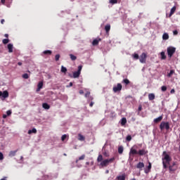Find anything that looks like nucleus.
<instances>
[{
    "instance_id": "32",
    "label": "nucleus",
    "mask_w": 180,
    "mask_h": 180,
    "mask_svg": "<svg viewBox=\"0 0 180 180\" xmlns=\"http://www.w3.org/2000/svg\"><path fill=\"white\" fill-rule=\"evenodd\" d=\"M70 57L72 61H75V60H77V56H74L73 54H70Z\"/></svg>"
},
{
    "instance_id": "50",
    "label": "nucleus",
    "mask_w": 180,
    "mask_h": 180,
    "mask_svg": "<svg viewBox=\"0 0 180 180\" xmlns=\"http://www.w3.org/2000/svg\"><path fill=\"white\" fill-rule=\"evenodd\" d=\"M79 94H80V95H82L84 94V90H79Z\"/></svg>"
},
{
    "instance_id": "39",
    "label": "nucleus",
    "mask_w": 180,
    "mask_h": 180,
    "mask_svg": "<svg viewBox=\"0 0 180 180\" xmlns=\"http://www.w3.org/2000/svg\"><path fill=\"white\" fill-rule=\"evenodd\" d=\"M22 78H24V79H27L29 78V75L27 73H25L22 75Z\"/></svg>"
},
{
    "instance_id": "41",
    "label": "nucleus",
    "mask_w": 180,
    "mask_h": 180,
    "mask_svg": "<svg viewBox=\"0 0 180 180\" xmlns=\"http://www.w3.org/2000/svg\"><path fill=\"white\" fill-rule=\"evenodd\" d=\"M161 90L162 91H166V90H167V86H162Z\"/></svg>"
},
{
    "instance_id": "2",
    "label": "nucleus",
    "mask_w": 180,
    "mask_h": 180,
    "mask_svg": "<svg viewBox=\"0 0 180 180\" xmlns=\"http://www.w3.org/2000/svg\"><path fill=\"white\" fill-rule=\"evenodd\" d=\"M162 155L164 156V160H165L166 164L169 165L172 161V158L169 155V153H167L166 150H164L162 152Z\"/></svg>"
},
{
    "instance_id": "58",
    "label": "nucleus",
    "mask_w": 180,
    "mask_h": 180,
    "mask_svg": "<svg viewBox=\"0 0 180 180\" xmlns=\"http://www.w3.org/2000/svg\"><path fill=\"white\" fill-rule=\"evenodd\" d=\"M1 180H6V179L4 178V179H1Z\"/></svg>"
},
{
    "instance_id": "20",
    "label": "nucleus",
    "mask_w": 180,
    "mask_h": 180,
    "mask_svg": "<svg viewBox=\"0 0 180 180\" xmlns=\"http://www.w3.org/2000/svg\"><path fill=\"white\" fill-rule=\"evenodd\" d=\"M148 98L150 101L154 100L155 98V94H154V93H149Z\"/></svg>"
},
{
    "instance_id": "47",
    "label": "nucleus",
    "mask_w": 180,
    "mask_h": 180,
    "mask_svg": "<svg viewBox=\"0 0 180 180\" xmlns=\"http://www.w3.org/2000/svg\"><path fill=\"white\" fill-rule=\"evenodd\" d=\"M4 160V154L2 153H0V160Z\"/></svg>"
},
{
    "instance_id": "45",
    "label": "nucleus",
    "mask_w": 180,
    "mask_h": 180,
    "mask_svg": "<svg viewBox=\"0 0 180 180\" xmlns=\"http://www.w3.org/2000/svg\"><path fill=\"white\" fill-rule=\"evenodd\" d=\"M89 95H91V92L87 91V92L85 94L84 96H85V98H89Z\"/></svg>"
},
{
    "instance_id": "25",
    "label": "nucleus",
    "mask_w": 180,
    "mask_h": 180,
    "mask_svg": "<svg viewBox=\"0 0 180 180\" xmlns=\"http://www.w3.org/2000/svg\"><path fill=\"white\" fill-rule=\"evenodd\" d=\"M162 115H160V117L154 119V122H160V121H162Z\"/></svg>"
},
{
    "instance_id": "33",
    "label": "nucleus",
    "mask_w": 180,
    "mask_h": 180,
    "mask_svg": "<svg viewBox=\"0 0 180 180\" xmlns=\"http://www.w3.org/2000/svg\"><path fill=\"white\" fill-rule=\"evenodd\" d=\"M51 51H50V50H46V51H44V52H43V53L44 54H46V55H49V56H50V55H51Z\"/></svg>"
},
{
    "instance_id": "62",
    "label": "nucleus",
    "mask_w": 180,
    "mask_h": 180,
    "mask_svg": "<svg viewBox=\"0 0 180 180\" xmlns=\"http://www.w3.org/2000/svg\"><path fill=\"white\" fill-rule=\"evenodd\" d=\"M23 158V157L22 156H21V159H22Z\"/></svg>"
},
{
    "instance_id": "11",
    "label": "nucleus",
    "mask_w": 180,
    "mask_h": 180,
    "mask_svg": "<svg viewBox=\"0 0 180 180\" xmlns=\"http://www.w3.org/2000/svg\"><path fill=\"white\" fill-rule=\"evenodd\" d=\"M151 168H152V164H151V162H148L147 169H145V174H148L149 172H150Z\"/></svg>"
},
{
    "instance_id": "3",
    "label": "nucleus",
    "mask_w": 180,
    "mask_h": 180,
    "mask_svg": "<svg viewBox=\"0 0 180 180\" xmlns=\"http://www.w3.org/2000/svg\"><path fill=\"white\" fill-rule=\"evenodd\" d=\"M167 51L169 58H172L176 52V48L174 46H168Z\"/></svg>"
},
{
    "instance_id": "59",
    "label": "nucleus",
    "mask_w": 180,
    "mask_h": 180,
    "mask_svg": "<svg viewBox=\"0 0 180 180\" xmlns=\"http://www.w3.org/2000/svg\"><path fill=\"white\" fill-rule=\"evenodd\" d=\"M93 104H94V103H93V101H91V107H92Z\"/></svg>"
},
{
    "instance_id": "5",
    "label": "nucleus",
    "mask_w": 180,
    "mask_h": 180,
    "mask_svg": "<svg viewBox=\"0 0 180 180\" xmlns=\"http://www.w3.org/2000/svg\"><path fill=\"white\" fill-rule=\"evenodd\" d=\"M178 169V165H176V162H173L172 165H169V171L170 174H174L176 170Z\"/></svg>"
},
{
    "instance_id": "35",
    "label": "nucleus",
    "mask_w": 180,
    "mask_h": 180,
    "mask_svg": "<svg viewBox=\"0 0 180 180\" xmlns=\"http://www.w3.org/2000/svg\"><path fill=\"white\" fill-rule=\"evenodd\" d=\"M174 73V70L172 69V70H171L170 72L168 73L167 76H168L169 77H171Z\"/></svg>"
},
{
    "instance_id": "63",
    "label": "nucleus",
    "mask_w": 180,
    "mask_h": 180,
    "mask_svg": "<svg viewBox=\"0 0 180 180\" xmlns=\"http://www.w3.org/2000/svg\"><path fill=\"white\" fill-rule=\"evenodd\" d=\"M134 158H131V161H133Z\"/></svg>"
},
{
    "instance_id": "43",
    "label": "nucleus",
    "mask_w": 180,
    "mask_h": 180,
    "mask_svg": "<svg viewBox=\"0 0 180 180\" xmlns=\"http://www.w3.org/2000/svg\"><path fill=\"white\" fill-rule=\"evenodd\" d=\"M55 60L56 61H58V60H60V54L56 55Z\"/></svg>"
},
{
    "instance_id": "46",
    "label": "nucleus",
    "mask_w": 180,
    "mask_h": 180,
    "mask_svg": "<svg viewBox=\"0 0 180 180\" xmlns=\"http://www.w3.org/2000/svg\"><path fill=\"white\" fill-rule=\"evenodd\" d=\"M84 158H85V155H82V156H80V157L79 158V160H84Z\"/></svg>"
},
{
    "instance_id": "21",
    "label": "nucleus",
    "mask_w": 180,
    "mask_h": 180,
    "mask_svg": "<svg viewBox=\"0 0 180 180\" xmlns=\"http://www.w3.org/2000/svg\"><path fill=\"white\" fill-rule=\"evenodd\" d=\"M162 165H163V168L165 169H167V162H166V161L165 160V156L164 155H162Z\"/></svg>"
},
{
    "instance_id": "30",
    "label": "nucleus",
    "mask_w": 180,
    "mask_h": 180,
    "mask_svg": "<svg viewBox=\"0 0 180 180\" xmlns=\"http://www.w3.org/2000/svg\"><path fill=\"white\" fill-rule=\"evenodd\" d=\"M160 56H161V59H166V58H167V56L165 55V52H164V51L160 52Z\"/></svg>"
},
{
    "instance_id": "27",
    "label": "nucleus",
    "mask_w": 180,
    "mask_h": 180,
    "mask_svg": "<svg viewBox=\"0 0 180 180\" xmlns=\"http://www.w3.org/2000/svg\"><path fill=\"white\" fill-rule=\"evenodd\" d=\"M78 140H79V141H84L85 140V137H84V136H82V134H78Z\"/></svg>"
},
{
    "instance_id": "22",
    "label": "nucleus",
    "mask_w": 180,
    "mask_h": 180,
    "mask_svg": "<svg viewBox=\"0 0 180 180\" xmlns=\"http://www.w3.org/2000/svg\"><path fill=\"white\" fill-rule=\"evenodd\" d=\"M127 122L126 117H123L121 120V125H125Z\"/></svg>"
},
{
    "instance_id": "51",
    "label": "nucleus",
    "mask_w": 180,
    "mask_h": 180,
    "mask_svg": "<svg viewBox=\"0 0 180 180\" xmlns=\"http://www.w3.org/2000/svg\"><path fill=\"white\" fill-rule=\"evenodd\" d=\"M170 93H172V94L175 93V89H172Z\"/></svg>"
},
{
    "instance_id": "42",
    "label": "nucleus",
    "mask_w": 180,
    "mask_h": 180,
    "mask_svg": "<svg viewBox=\"0 0 180 180\" xmlns=\"http://www.w3.org/2000/svg\"><path fill=\"white\" fill-rule=\"evenodd\" d=\"M66 139H67V134H64L61 137L62 141H64V140H65Z\"/></svg>"
},
{
    "instance_id": "55",
    "label": "nucleus",
    "mask_w": 180,
    "mask_h": 180,
    "mask_svg": "<svg viewBox=\"0 0 180 180\" xmlns=\"http://www.w3.org/2000/svg\"><path fill=\"white\" fill-rule=\"evenodd\" d=\"M1 4H3V5H5V0H1Z\"/></svg>"
},
{
    "instance_id": "64",
    "label": "nucleus",
    "mask_w": 180,
    "mask_h": 180,
    "mask_svg": "<svg viewBox=\"0 0 180 180\" xmlns=\"http://www.w3.org/2000/svg\"><path fill=\"white\" fill-rule=\"evenodd\" d=\"M76 162H78V160H76Z\"/></svg>"
},
{
    "instance_id": "40",
    "label": "nucleus",
    "mask_w": 180,
    "mask_h": 180,
    "mask_svg": "<svg viewBox=\"0 0 180 180\" xmlns=\"http://www.w3.org/2000/svg\"><path fill=\"white\" fill-rule=\"evenodd\" d=\"M3 44H8L9 43V40L8 39H3Z\"/></svg>"
},
{
    "instance_id": "8",
    "label": "nucleus",
    "mask_w": 180,
    "mask_h": 180,
    "mask_svg": "<svg viewBox=\"0 0 180 180\" xmlns=\"http://www.w3.org/2000/svg\"><path fill=\"white\" fill-rule=\"evenodd\" d=\"M82 70V65L78 66V70L73 72V78H78L81 75V71Z\"/></svg>"
},
{
    "instance_id": "19",
    "label": "nucleus",
    "mask_w": 180,
    "mask_h": 180,
    "mask_svg": "<svg viewBox=\"0 0 180 180\" xmlns=\"http://www.w3.org/2000/svg\"><path fill=\"white\" fill-rule=\"evenodd\" d=\"M16 153H18V150L10 151V153L8 154V157H15L16 155Z\"/></svg>"
},
{
    "instance_id": "61",
    "label": "nucleus",
    "mask_w": 180,
    "mask_h": 180,
    "mask_svg": "<svg viewBox=\"0 0 180 180\" xmlns=\"http://www.w3.org/2000/svg\"><path fill=\"white\" fill-rule=\"evenodd\" d=\"M87 165H89V162H86Z\"/></svg>"
},
{
    "instance_id": "44",
    "label": "nucleus",
    "mask_w": 180,
    "mask_h": 180,
    "mask_svg": "<svg viewBox=\"0 0 180 180\" xmlns=\"http://www.w3.org/2000/svg\"><path fill=\"white\" fill-rule=\"evenodd\" d=\"M6 115L7 116H11V115H12V111L11 110H7Z\"/></svg>"
},
{
    "instance_id": "49",
    "label": "nucleus",
    "mask_w": 180,
    "mask_h": 180,
    "mask_svg": "<svg viewBox=\"0 0 180 180\" xmlns=\"http://www.w3.org/2000/svg\"><path fill=\"white\" fill-rule=\"evenodd\" d=\"M138 110H139V111H141V110H143V107L141 105H139Z\"/></svg>"
},
{
    "instance_id": "26",
    "label": "nucleus",
    "mask_w": 180,
    "mask_h": 180,
    "mask_svg": "<svg viewBox=\"0 0 180 180\" xmlns=\"http://www.w3.org/2000/svg\"><path fill=\"white\" fill-rule=\"evenodd\" d=\"M32 133H34V134L37 133V130L36 129V128H33L32 129H30L28 131V134H32Z\"/></svg>"
},
{
    "instance_id": "10",
    "label": "nucleus",
    "mask_w": 180,
    "mask_h": 180,
    "mask_svg": "<svg viewBox=\"0 0 180 180\" xmlns=\"http://www.w3.org/2000/svg\"><path fill=\"white\" fill-rule=\"evenodd\" d=\"M122 87L123 86L121 83H117V86H114L112 87V90L115 93H117V91H121V90H122Z\"/></svg>"
},
{
    "instance_id": "12",
    "label": "nucleus",
    "mask_w": 180,
    "mask_h": 180,
    "mask_svg": "<svg viewBox=\"0 0 180 180\" xmlns=\"http://www.w3.org/2000/svg\"><path fill=\"white\" fill-rule=\"evenodd\" d=\"M145 165L143 164V162H139L136 165V168L138 169H140L141 171L143 169V168H144Z\"/></svg>"
},
{
    "instance_id": "18",
    "label": "nucleus",
    "mask_w": 180,
    "mask_h": 180,
    "mask_svg": "<svg viewBox=\"0 0 180 180\" xmlns=\"http://www.w3.org/2000/svg\"><path fill=\"white\" fill-rule=\"evenodd\" d=\"M117 180H126V174H122V175H120L117 176Z\"/></svg>"
},
{
    "instance_id": "36",
    "label": "nucleus",
    "mask_w": 180,
    "mask_h": 180,
    "mask_svg": "<svg viewBox=\"0 0 180 180\" xmlns=\"http://www.w3.org/2000/svg\"><path fill=\"white\" fill-rule=\"evenodd\" d=\"M61 72H67V68L64 67V66H61Z\"/></svg>"
},
{
    "instance_id": "9",
    "label": "nucleus",
    "mask_w": 180,
    "mask_h": 180,
    "mask_svg": "<svg viewBox=\"0 0 180 180\" xmlns=\"http://www.w3.org/2000/svg\"><path fill=\"white\" fill-rule=\"evenodd\" d=\"M1 96V100L5 101L6 98H9V92L8 91H4V92L0 91V98Z\"/></svg>"
},
{
    "instance_id": "16",
    "label": "nucleus",
    "mask_w": 180,
    "mask_h": 180,
    "mask_svg": "<svg viewBox=\"0 0 180 180\" xmlns=\"http://www.w3.org/2000/svg\"><path fill=\"white\" fill-rule=\"evenodd\" d=\"M111 25L110 24H107V25L105 26V30L106 32V34H108L110 31Z\"/></svg>"
},
{
    "instance_id": "14",
    "label": "nucleus",
    "mask_w": 180,
    "mask_h": 180,
    "mask_svg": "<svg viewBox=\"0 0 180 180\" xmlns=\"http://www.w3.org/2000/svg\"><path fill=\"white\" fill-rule=\"evenodd\" d=\"M176 10V6H174V7H172V8H171V11L169 14V17H172V15H173V14H174Z\"/></svg>"
},
{
    "instance_id": "15",
    "label": "nucleus",
    "mask_w": 180,
    "mask_h": 180,
    "mask_svg": "<svg viewBox=\"0 0 180 180\" xmlns=\"http://www.w3.org/2000/svg\"><path fill=\"white\" fill-rule=\"evenodd\" d=\"M8 53H13V44H8Z\"/></svg>"
},
{
    "instance_id": "53",
    "label": "nucleus",
    "mask_w": 180,
    "mask_h": 180,
    "mask_svg": "<svg viewBox=\"0 0 180 180\" xmlns=\"http://www.w3.org/2000/svg\"><path fill=\"white\" fill-rule=\"evenodd\" d=\"M1 25H4V23H5V20L2 19V20H1Z\"/></svg>"
},
{
    "instance_id": "56",
    "label": "nucleus",
    "mask_w": 180,
    "mask_h": 180,
    "mask_svg": "<svg viewBox=\"0 0 180 180\" xmlns=\"http://www.w3.org/2000/svg\"><path fill=\"white\" fill-rule=\"evenodd\" d=\"M4 37H9V35L8 34H5Z\"/></svg>"
},
{
    "instance_id": "48",
    "label": "nucleus",
    "mask_w": 180,
    "mask_h": 180,
    "mask_svg": "<svg viewBox=\"0 0 180 180\" xmlns=\"http://www.w3.org/2000/svg\"><path fill=\"white\" fill-rule=\"evenodd\" d=\"M173 34H174V35H177L178 34L177 30H175L174 31H173Z\"/></svg>"
},
{
    "instance_id": "7",
    "label": "nucleus",
    "mask_w": 180,
    "mask_h": 180,
    "mask_svg": "<svg viewBox=\"0 0 180 180\" xmlns=\"http://www.w3.org/2000/svg\"><path fill=\"white\" fill-rule=\"evenodd\" d=\"M139 60H140L141 63H146V62L147 60V53H146V52H143L140 55Z\"/></svg>"
},
{
    "instance_id": "6",
    "label": "nucleus",
    "mask_w": 180,
    "mask_h": 180,
    "mask_svg": "<svg viewBox=\"0 0 180 180\" xmlns=\"http://www.w3.org/2000/svg\"><path fill=\"white\" fill-rule=\"evenodd\" d=\"M169 122H165V121H162V122H160V129H164L165 128L166 129H169Z\"/></svg>"
},
{
    "instance_id": "24",
    "label": "nucleus",
    "mask_w": 180,
    "mask_h": 180,
    "mask_svg": "<svg viewBox=\"0 0 180 180\" xmlns=\"http://www.w3.org/2000/svg\"><path fill=\"white\" fill-rule=\"evenodd\" d=\"M169 34H167V32H165L162 34V39L167 40V39H169Z\"/></svg>"
},
{
    "instance_id": "52",
    "label": "nucleus",
    "mask_w": 180,
    "mask_h": 180,
    "mask_svg": "<svg viewBox=\"0 0 180 180\" xmlns=\"http://www.w3.org/2000/svg\"><path fill=\"white\" fill-rule=\"evenodd\" d=\"M71 86H72V82H70V83L69 84V86H68V88H70V87H71Z\"/></svg>"
},
{
    "instance_id": "28",
    "label": "nucleus",
    "mask_w": 180,
    "mask_h": 180,
    "mask_svg": "<svg viewBox=\"0 0 180 180\" xmlns=\"http://www.w3.org/2000/svg\"><path fill=\"white\" fill-rule=\"evenodd\" d=\"M42 108H44V109H50V105L47 104V103H44L42 104Z\"/></svg>"
},
{
    "instance_id": "4",
    "label": "nucleus",
    "mask_w": 180,
    "mask_h": 180,
    "mask_svg": "<svg viewBox=\"0 0 180 180\" xmlns=\"http://www.w3.org/2000/svg\"><path fill=\"white\" fill-rule=\"evenodd\" d=\"M115 160V157H112V158H110V160H104L101 163V167H108L110 162H114Z\"/></svg>"
},
{
    "instance_id": "1",
    "label": "nucleus",
    "mask_w": 180,
    "mask_h": 180,
    "mask_svg": "<svg viewBox=\"0 0 180 180\" xmlns=\"http://www.w3.org/2000/svg\"><path fill=\"white\" fill-rule=\"evenodd\" d=\"M148 150H146V149H139L137 150V149H135L134 146L131 148L129 150V156L131 157V155H136L138 154L139 155L143 156L146 155V154H148Z\"/></svg>"
},
{
    "instance_id": "38",
    "label": "nucleus",
    "mask_w": 180,
    "mask_h": 180,
    "mask_svg": "<svg viewBox=\"0 0 180 180\" xmlns=\"http://www.w3.org/2000/svg\"><path fill=\"white\" fill-rule=\"evenodd\" d=\"M110 3L111 4H117L118 3V0H110Z\"/></svg>"
},
{
    "instance_id": "31",
    "label": "nucleus",
    "mask_w": 180,
    "mask_h": 180,
    "mask_svg": "<svg viewBox=\"0 0 180 180\" xmlns=\"http://www.w3.org/2000/svg\"><path fill=\"white\" fill-rule=\"evenodd\" d=\"M122 83H124L126 85L129 84L130 80L129 79H123Z\"/></svg>"
},
{
    "instance_id": "54",
    "label": "nucleus",
    "mask_w": 180,
    "mask_h": 180,
    "mask_svg": "<svg viewBox=\"0 0 180 180\" xmlns=\"http://www.w3.org/2000/svg\"><path fill=\"white\" fill-rule=\"evenodd\" d=\"M6 117H7V115H3V118H4V119H6Z\"/></svg>"
},
{
    "instance_id": "13",
    "label": "nucleus",
    "mask_w": 180,
    "mask_h": 180,
    "mask_svg": "<svg viewBox=\"0 0 180 180\" xmlns=\"http://www.w3.org/2000/svg\"><path fill=\"white\" fill-rule=\"evenodd\" d=\"M99 41H101V38H96V39L93 40V42H92L93 45L94 46L98 45Z\"/></svg>"
},
{
    "instance_id": "17",
    "label": "nucleus",
    "mask_w": 180,
    "mask_h": 180,
    "mask_svg": "<svg viewBox=\"0 0 180 180\" xmlns=\"http://www.w3.org/2000/svg\"><path fill=\"white\" fill-rule=\"evenodd\" d=\"M43 88V82H39L37 85V92H39L40 89Z\"/></svg>"
},
{
    "instance_id": "57",
    "label": "nucleus",
    "mask_w": 180,
    "mask_h": 180,
    "mask_svg": "<svg viewBox=\"0 0 180 180\" xmlns=\"http://www.w3.org/2000/svg\"><path fill=\"white\" fill-rule=\"evenodd\" d=\"M18 65H22V63L21 62H18Z\"/></svg>"
},
{
    "instance_id": "60",
    "label": "nucleus",
    "mask_w": 180,
    "mask_h": 180,
    "mask_svg": "<svg viewBox=\"0 0 180 180\" xmlns=\"http://www.w3.org/2000/svg\"><path fill=\"white\" fill-rule=\"evenodd\" d=\"M131 180H136V179H135V178H134L133 179H131Z\"/></svg>"
},
{
    "instance_id": "34",
    "label": "nucleus",
    "mask_w": 180,
    "mask_h": 180,
    "mask_svg": "<svg viewBox=\"0 0 180 180\" xmlns=\"http://www.w3.org/2000/svg\"><path fill=\"white\" fill-rule=\"evenodd\" d=\"M126 140H127V141H131V140H132L131 135H127L126 137Z\"/></svg>"
},
{
    "instance_id": "37",
    "label": "nucleus",
    "mask_w": 180,
    "mask_h": 180,
    "mask_svg": "<svg viewBox=\"0 0 180 180\" xmlns=\"http://www.w3.org/2000/svg\"><path fill=\"white\" fill-rule=\"evenodd\" d=\"M132 56H133V58H134V59H139V53H134V54L132 55Z\"/></svg>"
},
{
    "instance_id": "29",
    "label": "nucleus",
    "mask_w": 180,
    "mask_h": 180,
    "mask_svg": "<svg viewBox=\"0 0 180 180\" xmlns=\"http://www.w3.org/2000/svg\"><path fill=\"white\" fill-rule=\"evenodd\" d=\"M97 161H98V162H101H101H103V155H98V157L97 158Z\"/></svg>"
},
{
    "instance_id": "23",
    "label": "nucleus",
    "mask_w": 180,
    "mask_h": 180,
    "mask_svg": "<svg viewBox=\"0 0 180 180\" xmlns=\"http://www.w3.org/2000/svg\"><path fill=\"white\" fill-rule=\"evenodd\" d=\"M123 153H124V146H122V145H121V146L118 147V153L123 154Z\"/></svg>"
}]
</instances>
